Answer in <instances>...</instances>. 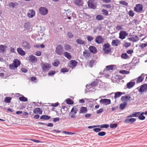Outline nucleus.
Instances as JSON below:
<instances>
[{
    "mask_svg": "<svg viewBox=\"0 0 147 147\" xmlns=\"http://www.w3.org/2000/svg\"><path fill=\"white\" fill-rule=\"evenodd\" d=\"M93 130L96 132H98L101 130V129L99 128H95Z\"/></svg>",
    "mask_w": 147,
    "mask_h": 147,
    "instance_id": "obj_64",
    "label": "nucleus"
},
{
    "mask_svg": "<svg viewBox=\"0 0 147 147\" xmlns=\"http://www.w3.org/2000/svg\"><path fill=\"white\" fill-rule=\"evenodd\" d=\"M35 11L33 9H31L27 13V16L29 18H32L35 16Z\"/></svg>",
    "mask_w": 147,
    "mask_h": 147,
    "instance_id": "obj_13",
    "label": "nucleus"
},
{
    "mask_svg": "<svg viewBox=\"0 0 147 147\" xmlns=\"http://www.w3.org/2000/svg\"><path fill=\"white\" fill-rule=\"evenodd\" d=\"M119 3L121 5H124L126 6L128 5V3L124 1H119Z\"/></svg>",
    "mask_w": 147,
    "mask_h": 147,
    "instance_id": "obj_45",
    "label": "nucleus"
},
{
    "mask_svg": "<svg viewBox=\"0 0 147 147\" xmlns=\"http://www.w3.org/2000/svg\"><path fill=\"white\" fill-rule=\"evenodd\" d=\"M111 45L109 43L105 44L103 46V48H110V47Z\"/></svg>",
    "mask_w": 147,
    "mask_h": 147,
    "instance_id": "obj_53",
    "label": "nucleus"
},
{
    "mask_svg": "<svg viewBox=\"0 0 147 147\" xmlns=\"http://www.w3.org/2000/svg\"><path fill=\"white\" fill-rule=\"evenodd\" d=\"M134 10L137 12L140 13L142 12L143 10L142 5L140 3L136 4L134 8Z\"/></svg>",
    "mask_w": 147,
    "mask_h": 147,
    "instance_id": "obj_6",
    "label": "nucleus"
},
{
    "mask_svg": "<svg viewBox=\"0 0 147 147\" xmlns=\"http://www.w3.org/2000/svg\"><path fill=\"white\" fill-rule=\"evenodd\" d=\"M22 47L27 49H29L30 48V45L26 41H23L22 44Z\"/></svg>",
    "mask_w": 147,
    "mask_h": 147,
    "instance_id": "obj_15",
    "label": "nucleus"
},
{
    "mask_svg": "<svg viewBox=\"0 0 147 147\" xmlns=\"http://www.w3.org/2000/svg\"><path fill=\"white\" fill-rule=\"evenodd\" d=\"M78 111V109L77 106L73 107L69 114L71 117L74 118L76 117V114Z\"/></svg>",
    "mask_w": 147,
    "mask_h": 147,
    "instance_id": "obj_2",
    "label": "nucleus"
},
{
    "mask_svg": "<svg viewBox=\"0 0 147 147\" xmlns=\"http://www.w3.org/2000/svg\"><path fill=\"white\" fill-rule=\"evenodd\" d=\"M96 19L98 21L102 20L104 19V17L102 15L98 14L96 16Z\"/></svg>",
    "mask_w": 147,
    "mask_h": 147,
    "instance_id": "obj_36",
    "label": "nucleus"
},
{
    "mask_svg": "<svg viewBox=\"0 0 147 147\" xmlns=\"http://www.w3.org/2000/svg\"><path fill=\"white\" fill-rule=\"evenodd\" d=\"M136 121V119L134 118L127 119L125 120L124 123H132L135 122Z\"/></svg>",
    "mask_w": 147,
    "mask_h": 147,
    "instance_id": "obj_23",
    "label": "nucleus"
},
{
    "mask_svg": "<svg viewBox=\"0 0 147 147\" xmlns=\"http://www.w3.org/2000/svg\"><path fill=\"white\" fill-rule=\"evenodd\" d=\"M67 36L68 37L71 38L73 37V35L71 32H68L67 33Z\"/></svg>",
    "mask_w": 147,
    "mask_h": 147,
    "instance_id": "obj_63",
    "label": "nucleus"
},
{
    "mask_svg": "<svg viewBox=\"0 0 147 147\" xmlns=\"http://www.w3.org/2000/svg\"><path fill=\"white\" fill-rule=\"evenodd\" d=\"M102 6L105 8L107 9H110L111 8V6L110 4H103L102 5Z\"/></svg>",
    "mask_w": 147,
    "mask_h": 147,
    "instance_id": "obj_46",
    "label": "nucleus"
},
{
    "mask_svg": "<svg viewBox=\"0 0 147 147\" xmlns=\"http://www.w3.org/2000/svg\"><path fill=\"white\" fill-rule=\"evenodd\" d=\"M147 90V85L144 84L142 85L139 90L140 92H144Z\"/></svg>",
    "mask_w": 147,
    "mask_h": 147,
    "instance_id": "obj_17",
    "label": "nucleus"
},
{
    "mask_svg": "<svg viewBox=\"0 0 147 147\" xmlns=\"http://www.w3.org/2000/svg\"><path fill=\"white\" fill-rule=\"evenodd\" d=\"M117 124H111L110 125V127L111 128H116L117 127Z\"/></svg>",
    "mask_w": 147,
    "mask_h": 147,
    "instance_id": "obj_58",
    "label": "nucleus"
},
{
    "mask_svg": "<svg viewBox=\"0 0 147 147\" xmlns=\"http://www.w3.org/2000/svg\"><path fill=\"white\" fill-rule=\"evenodd\" d=\"M20 61L17 59H15L12 64L9 65V68L11 70H14L20 65Z\"/></svg>",
    "mask_w": 147,
    "mask_h": 147,
    "instance_id": "obj_1",
    "label": "nucleus"
},
{
    "mask_svg": "<svg viewBox=\"0 0 147 147\" xmlns=\"http://www.w3.org/2000/svg\"><path fill=\"white\" fill-rule=\"evenodd\" d=\"M39 13L42 15H45L48 13V10L46 8L44 7H40L39 10Z\"/></svg>",
    "mask_w": 147,
    "mask_h": 147,
    "instance_id": "obj_9",
    "label": "nucleus"
},
{
    "mask_svg": "<svg viewBox=\"0 0 147 147\" xmlns=\"http://www.w3.org/2000/svg\"><path fill=\"white\" fill-rule=\"evenodd\" d=\"M116 29L118 30H122V26L118 25L116 27Z\"/></svg>",
    "mask_w": 147,
    "mask_h": 147,
    "instance_id": "obj_60",
    "label": "nucleus"
},
{
    "mask_svg": "<svg viewBox=\"0 0 147 147\" xmlns=\"http://www.w3.org/2000/svg\"><path fill=\"white\" fill-rule=\"evenodd\" d=\"M144 75L143 74H142L137 79L136 83H139L142 81L144 79Z\"/></svg>",
    "mask_w": 147,
    "mask_h": 147,
    "instance_id": "obj_29",
    "label": "nucleus"
},
{
    "mask_svg": "<svg viewBox=\"0 0 147 147\" xmlns=\"http://www.w3.org/2000/svg\"><path fill=\"white\" fill-rule=\"evenodd\" d=\"M91 52L93 53H96L97 52V49L96 47L93 46H90L89 48Z\"/></svg>",
    "mask_w": 147,
    "mask_h": 147,
    "instance_id": "obj_20",
    "label": "nucleus"
},
{
    "mask_svg": "<svg viewBox=\"0 0 147 147\" xmlns=\"http://www.w3.org/2000/svg\"><path fill=\"white\" fill-rule=\"evenodd\" d=\"M78 62L75 60H71L70 61L69 66L71 68L75 67L77 65Z\"/></svg>",
    "mask_w": 147,
    "mask_h": 147,
    "instance_id": "obj_12",
    "label": "nucleus"
},
{
    "mask_svg": "<svg viewBox=\"0 0 147 147\" xmlns=\"http://www.w3.org/2000/svg\"><path fill=\"white\" fill-rule=\"evenodd\" d=\"M66 102L69 105H72L74 103V102L70 98H67L65 100Z\"/></svg>",
    "mask_w": 147,
    "mask_h": 147,
    "instance_id": "obj_37",
    "label": "nucleus"
},
{
    "mask_svg": "<svg viewBox=\"0 0 147 147\" xmlns=\"http://www.w3.org/2000/svg\"><path fill=\"white\" fill-rule=\"evenodd\" d=\"M135 84V83L134 82H130L127 83V88H130L133 86Z\"/></svg>",
    "mask_w": 147,
    "mask_h": 147,
    "instance_id": "obj_28",
    "label": "nucleus"
},
{
    "mask_svg": "<svg viewBox=\"0 0 147 147\" xmlns=\"http://www.w3.org/2000/svg\"><path fill=\"white\" fill-rule=\"evenodd\" d=\"M119 73L123 74H129V72L125 70H121L119 71Z\"/></svg>",
    "mask_w": 147,
    "mask_h": 147,
    "instance_id": "obj_43",
    "label": "nucleus"
},
{
    "mask_svg": "<svg viewBox=\"0 0 147 147\" xmlns=\"http://www.w3.org/2000/svg\"><path fill=\"white\" fill-rule=\"evenodd\" d=\"M75 4L78 6H82L83 5V0H74Z\"/></svg>",
    "mask_w": 147,
    "mask_h": 147,
    "instance_id": "obj_16",
    "label": "nucleus"
},
{
    "mask_svg": "<svg viewBox=\"0 0 147 147\" xmlns=\"http://www.w3.org/2000/svg\"><path fill=\"white\" fill-rule=\"evenodd\" d=\"M55 73V71H51L48 73L49 76H52L54 75Z\"/></svg>",
    "mask_w": 147,
    "mask_h": 147,
    "instance_id": "obj_57",
    "label": "nucleus"
},
{
    "mask_svg": "<svg viewBox=\"0 0 147 147\" xmlns=\"http://www.w3.org/2000/svg\"><path fill=\"white\" fill-rule=\"evenodd\" d=\"M134 117H139L140 114V113L139 112H135L133 113Z\"/></svg>",
    "mask_w": 147,
    "mask_h": 147,
    "instance_id": "obj_52",
    "label": "nucleus"
},
{
    "mask_svg": "<svg viewBox=\"0 0 147 147\" xmlns=\"http://www.w3.org/2000/svg\"><path fill=\"white\" fill-rule=\"evenodd\" d=\"M29 61L30 62L36 63L37 61V59L35 56L31 55L29 56Z\"/></svg>",
    "mask_w": 147,
    "mask_h": 147,
    "instance_id": "obj_11",
    "label": "nucleus"
},
{
    "mask_svg": "<svg viewBox=\"0 0 147 147\" xmlns=\"http://www.w3.org/2000/svg\"><path fill=\"white\" fill-rule=\"evenodd\" d=\"M98 126L100 127V128H108L109 127V125L107 124H104L103 125H99Z\"/></svg>",
    "mask_w": 147,
    "mask_h": 147,
    "instance_id": "obj_50",
    "label": "nucleus"
},
{
    "mask_svg": "<svg viewBox=\"0 0 147 147\" xmlns=\"http://www.w3.org/2000/svg\"><path fill=\"white\" fill-rule=\"evenodd\" d=\"M90 53L87 50H85L83 52V56L86 58H89L90 56Z\"/></svg>",
    "mask_w": 147,
    "mask_h": 147,
    "instance_id": "obj_24",
    "label": "nucleus"
},
{
    "mask_svg": "<svg viewBox=\"0 0 147 147\" xmlns=\"http://www.w3.org/2000/svg\"><path fill=\"white\" fill-rule=\"evenodd\" d=\"M87 109L86 107H81L80 111V113H87Z\"/></svg>",
    "mask_w": 147,
    "mask_h": 147,
    "instance_id": "obj_26",
    "label": "nucleus"
},
{
    "mask_svg": "<svg viewBox=\"0 0 147 147\" xmlns=\"http://www.w3.org/2000/svg\"><path fill=\"white\" fill-rule=\"evenodd\" d=\"M134 99V98H132L129 94L122 96L121 99V100L122 102H124L132 100Z\"/></svg>",
    "mask_w": 147,
    "mask_h": 147,
    "instance_id": "obj_7",
    "label": "nucleus"
},
{
    "mask_svg": "<svg viewBox=\"0 0 147 147\" xmlns=\"http://www.w3.org/2000/svg\"><path fill=\"white\" fill-rule=\"evenodd\" d=\"M131 45L130 42H126L124 43V46L126 47H129Z\"/></svg>",
    "mask_w": 147,
    "mask_h": 147,
    "instance_id": "obj_59",
    "label": "nucleus"
},
{
    "mask_svg": "<svg viewBox=\"0 0 147 147\" xmlns=\"http://www.w3.org/2000/svg\"><path fill=\"white\" fill-rule=\"evenodd\" d=\"M35 55L37 56H40L41 55V52L39 51H36L35 53Z\"/></svg>",
    "mask_w": 147,
    "mask_h": 147,
    "instance_id": "obj_56",
    "label": "nucleus"
},
{
    "mask_svg": "<svg viewBox=\"0 0 147 147\" xmlns=\"http://www.w3.org/2000/svg\"><path fill=\"white\" fill-rule=\"evenodd\" d=\"M94 62L95 61L94 60L90 61L89 62V66L91 67H92L93 66Z\"/></svg>",
    "mask_w": 147,
    "mask_h": 147,
    "instance_id": "obj_48",
    "label": "nucleus"
},
{
    "mask_svg": "<svg viewBox=\"0 0 147 147\" xmlns=\"http://www.w3.org/2000/svg\"><path fill=\"white\" fill-rule=\"evenodd\" d=\"M18 3H13L11 2L9 3V5L10 7H11L13 8H14L16 6H18Z\"/></svg>",
    "mask_w": 147,
    "mask_h": 147,
    "instance_id": "obj_39",
    "label": "nucleus"
},
{
    "mask_svg": "<svg viewBox=\"0 0 147 147\" xmlns=\"http://www.w3.org/2000/svg\"><path fill=\"white\" fill-rule=\"evenodd\" d=\"M125 94L124 92H117L115 93V96H114V98L115 99H117V98L120 97L121 95H123Z\"/></svg>",
    "mask_w": 147,
    "mask_h": 147,
    "instance_id": "obj_21",
    "label": "nucleus"
},
{
    "mask_svg": "<svg viewBox=\"0 0 147 147\" xmlns=\"http://www.w3.org/2000/svg\"><path fill=\"white\" fill-rule=\"evenodd\" d=\"M33 112L35 114L38 113L39 114H42V111L40 108H36L34 110Z\"/></svg>",
    "mask_w": 147,
    "mask_h": 147,
    "instance_id": "obj_22",
    "label": "nucleus"
},
{
    "mask_svg": "<svg viewBox=\"0 0 147 147\" xmlns=\"http://www.w3.org/2000/svg\"><path fill=\"white\" fill-rule=\"evenodd\" d=\"M55 52L58 55H61L63 53V47L61 45H58L56 47Z\"/></svg>",
    "mask_w": 147,
    "mask_h": 147,
    "instance_id": "obj_5",
    "label": "nucleus"
},
{
    "mask_svg": "<svg viewBox=\"0 0 147 147\" xmlns=\"http://www.w3.org/2000/svg\"><path fill=\"white\" fill-rule=\"evenodd\" d=\"M120 41L119 40H115L112 41L111 45L113 46H117L120 44Z\"/></svg>",
    "mask_w": 147,
    "mask_h": 147,
    "instance_id": "obj_18",
    "label": "nucleus"
},
{
    "mask_svg": "<svg viewBox=\"0 0 147 147\" xmlns=\"http://www.w3.org/2000/svg\"><path fill=\"white\" fill-rule=\"evenodd\" d=\"M41 66L42 71L44 72L48 71L51 67V65L48 63H42Z\"/></svg>",
    "mask_w": 147,
    "mask_h": 147,
    "instance_id": "obj_4",
    "label": "nucleus"
},
{
    "mask_svg": "<svg viewBox=\"0 0 147 147\" xmlns=\"http://www.w3.org/2000/svg\"><path fill=\"white\" fill-rule=\"evenodd\" d=\"M87 3L89 8L93 9L96 8L97 5V2L94 0H88Z\"/></svg>",
    "mask_w": 147,
    "mask_h": 147,
    "instance_id": "obj_3",
    "label": "nucleus"
},
{
    "mask_svg": "<svg viewBox=\"0 0 147 147\" xmlns=\"http://www.w3.org/2000/svg\"><path fill=\"white\" fill-rule=\"evenodd\" d=\"M115 78L116 79H118L119 80H121L123 78L122 76H121L120 75H116L115 76Z\"/></svg>",
    "mask_w": 147,
    "mask_h": 147,
    "instance_id": "obj_55",
    "label": "nucleus"
},
{
    "mask_svg": "<svg viewBox=\"0 0 147 147\" xmlns=\"http://www.w3.org/2000/svg\"><path fill=\"white\" fill-rule=\"evenodd\" d=\"M7 48V47L5 45H0V53H4Z\"/></svg>",
    "mask_w": 147,
    "mask_h": 147,
    "instance_id": "obj_27",
    "label": "nucleus"
},
{
    "mask_svg": "<svg viewBox=\"0 0 147 147\" xmlns=\"http://www.w3.org/2000/svg\"><path fill=\"white\" fill-rule=\"evenodd\" d=\"M51 117L50 116L45 115H43L41 116L40 117L41 119H43L45 120H48Z\"/></svg>",
    "mask_w": 147,
    "mask_h": 147,
    "instance_id": "obj_35",
    "label": "nucleus"
},
{
    "mask_svg": "<svg viewBox=\"0 0 147 147\" xmlns=\"http://www.w3.org/2000/svg\"><path fill=\"white\" fill-rule=\"evenodd\" d=\"M106 134V133L104 131L99 132L98 133V135L100 136H103Z\"/></svg>",
    "mask_w": 147,
    "mask_h": 147,
    "instance_id": "obj_54",
    "label": "nucleus"
},
{
    "mask_svg": "<svg viewBox=\"0 0 147 147\" xmlns=\"http://www.w3.org/2000/svg\"><path fill=\"white\" fill-rule=\"evenodd\" d=\"M104 39L101 36H98L95 39V42L98 44L102 43L104 42Z\"/></svg>",
    "mask_w": 147,
    "mask_h": 147,
    "instance_id": "obj_8",
    "label": "nucleus"
},
{
    "mask_svg": "<svg viewBox=\"0 0 147 147\" xmlns=\"http://www.w3.org/2000/svg\"><path fill=\"white\" fill-rule=\"evenodd\" d=\"M144 114V113H142L141 114H140V115L138 117V118L140 120H143L145 119V117L143 115Z\"/></svg>",
    "mask_w": 147,
    "mask_h": 147,
    "instance_id": "obj_44",
    "label": "nucleus"
},
{
    "mask_svg": "<svg viewBox=\"0 0 147 147\" xmlns=\"http://www.w3.org/2000/svg\"><path fill=\"white\" fill-rule=\"evenodd\" d=\"M128 34L125 31H121L119 33V38L121 39L125 38V37L127 36Z\"/></svg>",
    "mask_w": 147,
    "mask_h": 147,
    "instance_id": "obj_10",
    "label": "nucleus"
},
{
    "mask_svg": "<svg viewBox=\"0 0 147 147\" xmlns=\"http://www.w3.org/2000/svg\"><path fill=\"white\" fill-rule=\"evenodd\" d=\"M64 56L69 60L71 59L72 57L70 53L67 52H65L63 53Z\"/></svg>",
    "mask_w": 147,
    "mask_h": 147,
    "instance_id": "obj_25",
    "label": "nucleus"
},
{
    "mask_svg": "<svg viewBox=\"0 0 147 147\" xmlns=\"http://www.w3.org/2000/svg\"><path fill=\"white\" fill-rule=\"evenodd\" d=\"M114 67L115 66L113 65H111L106 66V68L107 70L109 71L110 70H112Z\"/></svg>",
    "mask_w": 147,
    "mask_h": 147,
    "instance_id": "obj_38",
    "label": "nucleus"
},
{
    "mask_svg": "<svg viewBox=\"0 0 147 147\" xmlns=\"http://www.w3.org/2000/svg\"><path fill=\"white\" fill-rule=\"evenodd\" d=\"M64 49L65 51H70V50L71 49V47L70 45L68 44H66L64 46Z\"/></svg>",
    "mask_w": 147,
    "mask_h": 147,
    "instance_id": "obj_33",
    "label": "nucleus"
},
{
    "mask_svg": "<svg viewBox=\"0 0 147 147\" xmlns=\"http://www.w3.org/2000/svg\"><path fill=\"white\" fill-rule=\"evenodd\" d=\"M121 58L124 59H128L130 58V57L126 53H122L121 55Z\"/></svg>",
    "mask_w": 147,
    "mask_h": 147,
    "instance_id": "obj_32",
    "label": "nucleus"
},
{
    "mask_svg": "<svg viewBox=\"0 0 147 147\" xmlns=\"http://www.w3.org/2000/svg\"><path fill=\"white\" fill-rule=\"evenodd\" d=\"M77 43L80 45H84L85 43L84 42L80 39H78L76 40Z\"/></svg>",
    "mask_w": 147,
    "mask_h": 147,
    "instance_id": "obj_42",
    "label": "nucleus"
},
{
    "mask_svg": "<svg viewBox=\"0 0 147 147\" xmlns=\"http://www.w3.org/2000/svg\"><path fill=\"white\" fill-rule=\"evenodd\" d=\"M19 99L20 101L26 102L28 100L27 98L23 96L19 98Z\"/></svg>",
    "mask_w": 147,
    "mask_h": 147,
    "instance_id": "obj_41",
    "label": "nucleus"
},
{
    "mask_svg": "<svg viewBox=\"0 0 147 147\" xmlns=\"http://www.w3.org/2000/svg\"><path fill=\"white\" fill-rule=\"evenodd\" d=\"M102 12L103 15L107 16L108 15V12L107 10L105 9H103L102 10Z\"/></svg>",
    "mask_w": 147,
    "mask_h": 147,
    "instance_id": "obj_47",
    "label": "nucleus"
},
{
    "mask_svg": "<svg viewBox=\"0 0 147 147\" xmlns=\"http://www.w3.org/2000/svg\"><path fill=\"white\" fill-rule=\"evenodd\" d=\"M127 104V102H124L123 103H121L119 106V109L121 110L124 109L126 106Z\"/></svg>",
    "mask_w": 147,
    "mask_h": 147,
    "instance_id": "obj_30",
    "label": "nucleus"
},
{
    "mask_svg": "<svg viewBox=\"0 0 147 147\" xmlns=\"http://www.w3.org/2000/svg\"><path fill=\"white\" fill-rule=\"evenodd\" d=\"M104 52L106 54H108L111 52V49L110 48H103Z\"/></svg>",
    "mask_w": 147,
    "mask_h": 147,
    "instance_id": "obj_31",
    "label": "nucleus"
},
{
    "mask_svg": "<svg viewBox=\"0 0 147 147\" xmlns=\"http://www.w3.org/2000/svg\"><path fill=\"white\" fill-rule=\"evenodd\" d=\"M62 72L64 73L68 71V70L66 68H62L61 69Z\"/></svg>",
    "mask_w": 147,
    "mask_h": 147,
    "instance_id": "obj_62",
    "label": "nucleus"
},
{
    "mask_svg": "<svg viewBox=\"0 0 147 147\" xmlns=\"http://www.w3.org/2000/svg\"><path fill=\"white\" fill-rule=\"evenodd\" d=\"M128 14L130 16L132 17L134 16L135 13L132 10H130L129 11Z\"/></svg>",
    "mask_w": 147,
    "mask_h": 147,
    "instance_id": "obj_51",
    "label": "nucleus"
},
{
    "mask_svg": "<svg viewBox=\"0 0 147 147\" xmlns=\"http://www.w3.org/2000/svg\"><path fill=\"white\" fill-rule=\"evenodd\" d=\"M17 51L18 53L21 56L25 55L26 52L23 51L21 48H18L17 49Z\"/></svg>",
    "mask_w": 147,
    "mask_h": 147,
    "instance_id": "obj_19",
    "label": "nucleus"
},
{
    "mask_svg": "<svg viewBox=\"0 0 147 147\" xmlns=\"http://www.w3.org/2000/svg\"><path fill=\"white\" fill-rule=\"evenodd\" d=\"M11 99L12 98L11 97L7 96L5 98L4 100V102L6 103H10Z\"/></svg>",
    "mask_w": 147,
    "mask_h": 147,
    "instance_id": "obj_34",
    "label": "nucleus"
},
{
    "mask_svg": "<svg viewBox=\"0 0 147 147\" xmlns=\"http://www.w3.org/2000/svg\"><path fill=\"white\" fill-rule=\"evenodd\" d=\"M86 38L88 41L91 42L94 39V38L91 36H88L86 37Z\"/></svg>",
    "mask_w": 147,
    "mask_h": 147,
    "instance_id": "obj_49",
    "label": "nucleus"
},
{
    "mask_svg": "<svg viewBox=\"0 0 147 147\" xmlns=\"http://www.w3.org/2000/svg\"><path fill=\"white\" fill-rule=\"evenodd\" d=\"M100 103L104 104L106 105H109L111 103L110 99H101L100 101Z\"/></svg>",
    "mask_w": 147,
    "mask_h": 147,
    "instance_id": "obj_14",
    "label": "nucleus"
},
{
    "mask_svg": "<svg viewBox=\"0 0 147 147\" xmlns=\"http://www.w3.org/2000/svg\"><path fill=\"white\" fill-rule=\"evenodd\" d=\"M147 46L146 43H144L140 45V47L142 49H143Z\"/></svg>",
    "mask_w": 147,
    "mask_h": 147,
    "instance_id": "obj_61",
    "label": "nucleus"
},
{
    "mask_svg": "<svg viewBox=\"0 0 147 147\" xmlns=\"http://www.w3.org/2000/svg\"><path fill=\"white\" fill-rule=\"evenodd\" d=\"M59 64L60 62L58 60H55L54 62L52 63V65L55 67L57 66Z\"/></svg>",
    "mask_w": 147,
    "mask_h": 147,
    "instance_id": "obj_40",
    "label": "nucleus"
}]
</instances>
